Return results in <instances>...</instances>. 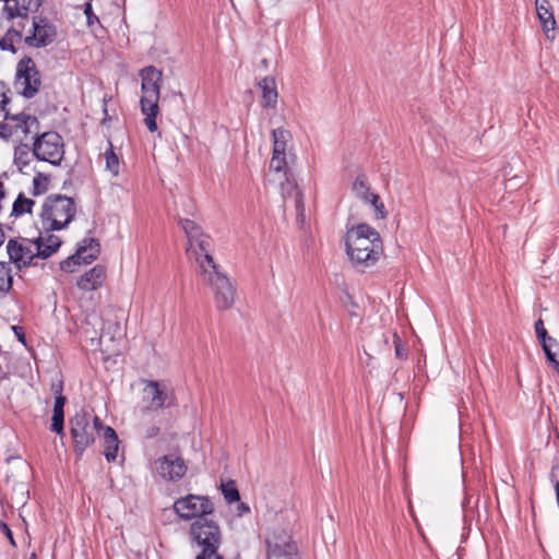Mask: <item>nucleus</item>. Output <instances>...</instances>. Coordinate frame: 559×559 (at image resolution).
<instances>
[{"label":"nucleus","instance_id":"1","mask_svg":"<svg viewBox=\"0 0 559 559\" xmlns=\"http://www.w3.org/2000/svg\"><path fill=\"white\" fill-rule=\"evenodd\" d=\"M344 240L350 263L360 271L373 266L383 254L380 234L366 223L348 227Z\"/></svg>","mask_w":559,"mask_h":559},{"label":"nucleus","instance_id":"2","mask_svg":"<svg viewBox=\"0 0 559 559\" xmlns=\"http://www.w3.org/2000/svg\"><path fill=\"white\" fill-rule=\"evenodd\" d=\"M61 239L48 233L37 231L36 236H19L7 243V252L10 261L21 270L31 265H37L38 260H46L61 247Z\"/></svg>","mask_w":559,"mask_h":559},{"label":"nucleus","instance_id":"3","mask_svg":"<svg viewBox=\"0 0 559 559\" xmlns=\"http://www.w3.org/2000/svg\"><path fill=\"white\" fill-rule=\"evenodd\" d=\"M200 274L212 289L216 309L219 311L230 309L235 304L236 284L221 271L213 258L206 255L202 259Z\"/></svg>","mask_w":559,"mask_h":559},{"label":"nucleus","instance_id":"4","mask_svg":"<svg viewBox=\"0 0 559 559\" xmlns=\"http://www.w3.org/2000/svg\"><path fill=\"white\" fill-rule=\"evenodd\" d=\"M294 155L272 154L270 170L273 173V180L277 181L284 200L292 197L297 213V221L300 224L305 222L304 194L298 189L293 176L290 164L294 162Z\"/></svg>","mask_w":559,"mask_h":559},{"label":"nucleus","instance_id":"5","mask_svg":"<svg viewBox=\"0 0 559 559\" xmlns=\"http://www.w3.org/2000/svg\"><path fill=\"white\" fill-rule=\"evenodd\" d=\"M142 96L141 111L145 116L144 124L151 132L157 130L156 117L159 114L162 71L148 66L140 71Z\"/></svg>","mask_w":559,"mask_h":559},{"label":"nucleus","instance_id":"6","mask_svg":"<svg viewBox=\"0 0 559 559\" xmlns=\"http://www.w3.org/2000/svg\"><path fill=\"white\" fill-rule=\"evenodd\" d=\"M190 537L200 554L195 559H224L218 554L222 544V532L218 524L206 518H199L190 526Z\"/></svg>","mask_w":559,"mask_h":559},{"label":"nucleus","instance_id":"7","mask_svg":"<svg viewBox=\"0 0 559 559\" xmlns=\"http://www.w3.org/2000/svg\"><path fill=\"white\" fill-rule=\"evenodd\" d=\"M73 451L81 457L85 450L94 443L95 436H100L104 427L99 417L92 415L87 409H80L69 420Z\"/></svg>","mask_w":559,"mask_h":559},{"label":"nucleus","instance_id":"8","mask_svg":"<svg viewBox=\"0 0 559 559\" xmlns=\"http://www.w3.org/2000/svg\"><path fill=\"white\" fill-rule=\"evenodd\" d=\"M75 213L76 209L72 198L62 194L49 195L45 200L40 213L44 233L51 234V230L67 227L74 218Z\"/></svg>","mask_w":559,"mask_h":559},{"label":"nucleus","instance_id":"9","mask_svg":"<svg viewBox=\"0 0 559 559\" xmlns=\"http://www.w3.org/2000/svg\"><path fill=\"white\" fill-rule=\"evenodd\" d=\"M179 225L188 238L187 255L195 260L201 270L202 259L206 255L213 258V242L209 235L204 234L202 228L193 221L180 218Z\"/></svg>","mask_w":559,"mask_h":559},{"label":"nucleus","instance_id":"10","mask_svg":"<svg viewBox=\"0 0 559 559\" xmlns=\"http://www.w3.org/2000/svg\"><path fill=\"white\" fill-rule=\"evenodd\" d=\"M33 139V156L53 166L61 164L64 155V142L58 132L48 131L41 134L38 132Z\"/></svg>","mask_w":559,"mask_h":559},{"label":"nucleus","instance_id":"11","mask_svg":"<svg viewBox=\"0 0 559 559\" xmlns=\"http://www.w3.org/2000/svg\"><path fill=\"white\" fill-rule=\"evenodd\" d=\"M144 383L145 386L142 397L144 403V407L142 408L143 414L176 405V396L173 390H169L164 382L145 380Z\"/></svg>","mask_w":559,"mask_h":559},{"label":"nucleus","instance_id":"12","mask_svg":"<svg viewBox=\"0 0 559 559\" xmlns=\"http://www.w3.org/2000/svg\"><path fill=\"white\" fill-rule=\"evenodd\" d=\"M174 511L182 520H197L212 514L214 511V504L205 496L190 493L175 501Z\"/></svg>","mask_w":559,"mask_h":559},{"label":"nucleus","instance_id":"13","mask_svg":"<svg viewBox=\"0 0 559 559\" xmlns=\"http://www.w3.org/2000/svg\"><path fill=\"white\" fill-rule=\"evenodd\" d=\"M40 76L31 57L22 58L16 66L15 86L25 98H33L39 91Z\"/></svg>","mask_w":559,"mask_h":559},{"label":"nucleus","instance_id":"14","mask_svg":"<svg viewBox=\"0 0 559 559\" xmlns=\"http://www.w3.org/2000/svg\"><path fill=\"white\" fill-rule=\"evenodd\" d=\"M267 559H300L290 534L284 530H274L266 537Z\"/></svg>","mask_w":559,"mask_h":559},{"label":"nucleus","instance_id":"15","mask_svg":"<svg viewBox=\"0 0 559 559\" xmlns=\"http://www.w3.org/2000/svg\"><path fill=\"white\" fill-rule=\"evenodd\" d=\"M100 253V243L95 238H84L78 246L74 254L68 257L60 263V269L72 273L75 266L80 264H90L95 261Z\"/></svg>","mask_w":559,"mask_h":559},{"label":"nucleus","instance_id":"16","mask_svg":"<svg viewBox=\"0 0 559 559\" xmlns=\"http://www.w3.org/2000/svg\"><path fill=\"white\" fill-rule=\"evenodd\" d=\"M7 122L10 124L8 130L9 138L15 136L20 141L26 139L29 134L34 136L39 132V121L35 116L21 112L17 115H11L5 112Z\"/></svg>","mask_w":559,"mask_h":559},{"label":"nucleus","instance_id":"17","mask_svg":"<svg viewBox=\"0 0 559 559\" xmlns=\"http://www.w3.org/2000/svg\"><path fill=\"white\" fill-rule=\"evenodd\" d=\"M57 37V29L46 17H34L33 34L26 36V45L35 48H41L50 45Z\"/></svg>","mask_w":559,"mask_h":559},{"label":"nucleus","instance_id":"18","mask_svg":"<svg viewBox=\"0 0 559 559\" xmlns=\"http://www.w3.org/2000/svg\"><path fill=\"white\" fill-rule=\"evenodd\" d=\"M155 469L164 479L175 481L186 475L187 465L180 456L167 454L155 461Z\"/></svg>","mask_w":559,"mask_h":559},{"label":"nucleus","instance_id":"19","mask_svg":"<svg viewBox=\"0 0 559 559\" xmlns=\"http://www.w3.org/2000/svg\"><path fill=\"white\" fill-rule=\"evenodd\" d=\"M52 392L56 394L55 405H53V414L51 418L50 430L64 436V412L63 407L66 404V397L62 395V383L52 384Z\"/></svg>","mask_w":559,"mask_h":559},{"label":"nucleus","instance_id":"20","mask_svg":"<svg viewBox=\"0 0 559 559\" xmlns=\"http://www.w3.org/2000/svg\"><path fill=\"white\" fill-rule=\"evenodd\" d=\"M106 278V267L95 265L85 274L79 277L76 285L80 289L91 292L99 288Z\"/></svg>","mask_w":559,"mask_h":559},{"label":"nucleus","instance_id":"21","mask_svg":"<svg viewBox=\"0 0 559 559\" xmlns=\"http://www.w3.org/2000/svg\"><path fill=\"white\" fill-rule=\"evenodd\" d=\"M100 437L103 438L104 455L107 462H115L119 449V439L116 431L111 427L104 425Z\"/></svg>","mask_w":559,"mask_h":559},{"label":"nucleus","instance_id":"22","mask_svg":"<svg viewBox=\"0 0 559 559\" xmlns=\"http://www.w3.org/2000/svg\"><path fill=\"white\" fill-rule=\"evenodd\" d=\"M535 7L543 31L548 36L549 32L556 29V20L551 11L550 2L548 0H536Z\"/></svg>","mask_w":559,"mask_h":559},{"label":"nucleus","instance_id":"23","mask_svg":"<svg viewBox=\"0 0 559 559\" xmlns=\"http://www.w3.org/2000/svg\"><path fill=\"white\" fill-rule=\"evenodd\" d=\"M258 85L262 91V106L265 108H275L278 98L275 79L265 76Z\"/></svg>","mask_w":559,"mask_h":559},{"label":"nucleus","instance_id":"24","mask_svg":"<svg viewBox=\"0 0 559 559\" xmlns=\"http://www.w3.org/2000/svg\"><path fill=\"white\" fill-rule=\"evenodd\" d=\"M272 138H273V154H280V155H292L290 153H287V143L292 139V135L289 131L277 128L272 131Z\"/></svg>","mask_w":559,"mask_h":559},{"label":"nucleus","instance_id":"25","mask_svg":"<svg viewBox=\"0 0 559 559\" xmlns=\"http://www.w3.org/2000/svg\"><path fill=\"white\" fill-rule=\"evenodd\" d=\"M352 191L355 197L361 200L364 203L369 202V199L374 194V192L370 190V185L367 180V177L362 174L355 178L352 185Z\"/></svg>","mask_w":559,"mask_h":559},{"label":"nucleus","instance_id":"26","mask_svg":"<svg viewBox=\"0 0 559 559\" xmlns=\"http://www.w3.org/2000/svg\"><path fill=\"white\" fill-rule=\"evenodd\" d=\"M22 40V34L20 31L11 27L9 28L2 38H0V49L3 51L16 52L15 43Z\"/></svg>","mask_w":559,"mask_h":559},{"label":"nucleus","instance_id":"27","mask_svg":"<svg viewBox=\"0 0 559 559\" xmlns=\"http://www.w3.org/2000/svg\"><path fill=\"white\" fill-rule=\"evenodd\" d=\"M34 204L35 202L32 199L25 198L23 194H20L13 203L12 214L15 216H20L25 213H31Z\"/></svg>","mask_w":559,"mask_h":559},{"label":"nucleus","instance_id":"28","mask_svg":"<svg viewBox=\"0 0 559 559\" xmlns=\"http://www.w3.org/2000/svg\"><path fill=\"white\" fill-rule=\"evenodd\" d=\"M5 7L4 11L9 19H14L16 16L26 17L28 9L25 5H20L19 0H4Z\"/></svg>","mask_w":559,"mask_h":559},{"label":"nucleus","instance_id":"29","mask_svg":"<svg viewBox=\"0 0 559 559\" xmlns=\"http://www.w3.org/2000/svg\"><path fill=\"white\" fill-rule=\"evenodd\" d=\"M366 204H369L372 207L374 219L384 221L388 217V211L385 210L384 203L378 193H374Z\"/></svg>","mask_w":559,"mask_h":559},{"label":"nucleus","instance_id":"30","mask_svg":"<svg viewBox=\"0 0 559 559\" xmlns=\"http://www.w3.org/2000/svg\"><path fill=\"white\" fill-rule=\"evenodd\" d=\"M12 287L11 266L9 263L0 262V293H7Z\"/></svg>","mask_w":559,"mask_h":559},{"label":"nucleus","instance_id":"31","mask_svg":"<svg viewBox=\"0 0 559 559\" xmlns=\"http://www.w3.org/2000/svg\"><path fill=\"white\" fill-rule=\"evenodd\" d=\"M104 157L106 160V169L114 176H117L119 174V159L112 150L111 143L109 144V148L104 153Z\"/></svg>","mask_w":559,"mask_h":559},{"label":"nucleus","instance_id":"32","mask_svg":"<svg viewBox=\"0 0 559 559\" xmlns=\"http://www.w3.org/2000/svg\"><path fill=\"white\" fill-rule=\"evenodd\" d=\"M222 492L228 503L239 501L240 495L234 481H228L222 485Z\"/></svg>","mask_w":559,"mask_h":559},{"label":"nucleus","instance_id":"33","mask_svg":"<svg viewBox=\"0 0 559 559\" xmlns=\"http://www.w3.org/2000/svg\"><path fill=\"white\" fill-rule=\"evenodd\" d=\"M14 163L20 169L28 165L29 147L27 145L20 146L15 150Z\"/></svg>","mask_w":559,"mask_h":559},{"label":"nucleus","instance_id":"34","mask_svg":"<svg viewBox=\"0 0 559 559\" xmlns=\"http://www.w3.org/2000/svg\"><path fill=\"white\" fill-rule=\"evenodd\" d=\"M49 178L48 176L38 173L33 179V193L39 195L45 193L48 188Z\"/></svg>","mask_w":559,"mask_h":559},{"label":"nucleus","instance_id":"35","mask_svg":"<svg viewBox=\"0 0 559 559\" xmlns=\"http://www.w3.org/2000/svg\"><path fill=\"white\" fill-rule=\"evenodd\" d=\"M546 356L548 366L559 374V352L558 349H550L547 345L542 346Z\"/></svg>","mask_w":559,"mask_h":559},{"label":"nucleus","instance_id":"36","mask_svg":"<svg viewBox=\"0 0 559 559\" xmlns=\"http://www.w3.org/2000/svg\"><path fill=\"white\" fill-rule=\"evenodd\" d=\"M535 333L537 340L540 342L545 341V338L549 335L547 330L545 329L544 321L538 319L534 324Z\"/></svg>","mask_w":559,"mask_h":559},{"label":"nucleus","instance_id":"37","mask_svg":"<svg viewBox=\"0 0 559 559\" xmlns=\"http://www.w3.org/2000/svg\"><path fill=\"white\" fill-rule=\"evenodd\" d=\"M91 1L92 0H88L85 3V9H84V13L86 15V20H87V25L88 26H93L95 23H99V20L97 17V15H95L93 13Z\"/></svg>","mask_w":559,"mask_h":559},{"label":"nucleus","instance_id":"38","mask_svg":"<svg viewBox=\"0 0 559 559\" xmlns=\"http://www.w3.org/2000/svg\"><path fill=\"white\" fill-rule=\"evenodd\" d=\"M393 338H394V346H395V355H396V357L397 358H404L406 356V352H405L403 345L401 344L400 336L396 333H394Z\"/></svg>","mask_w":559,"mask_h":559},{"label":"nucleus","instance_id":"39","mask_svg":"<svg viewBox=\"0 0 559 559\" xmlns=\"http://www.w3.org/2000/svg\"><path fill=\"white\" fill-rule=\"evenodd\" d=\"M160 429L158 426L152 425L144 428L143 433L146 439H152L158 436Z\"/></svg>","mask_w":559,"mask_h":559},{"label":"nucleus","instance_id":"40","mask_svg":"<svg viewBox=\"0 0 559 559\" xmlns=\"http://www.w3.org/2000/svg\"><path fill=\"white\" fill-rule=\"evenodd\" d=\"M544 344L547 345L548 348L558 349V352H559V342L555 337L548 335L545 338V341L540 342V346H544Z\"/></svg>","mask_w":559,"mask_h":559},{"label":"nucleus","instance_id":"41","mask_svg":"<svg viewBox=\"0 0 559 559\" xmlns=\"http://www.w3.org/2000/svg\"><path fill=\"white\" fill-rule=\"evenodd\" d=\"M12 330L15 334V336L17 337V340L22 343V344H26V337H25V333L23 331V328L19 326V325H13L12 326Z\"/></svg>","mask_w":559,"mask_h":559},{"label":"nucleus","instance_id":"42","mask_svg":"<svg viewBox=\"0 0 559 559\" xmlns=\"http://www.w3.org/2000/svg\"><path fill=\"white\" fill-rule=\"evenodd\" d=\"M10 128V124L7 122V118L4 117L3 121L0 123V138L9 139L8 130Z\"/></svg>","mask_w":559,"mask_h":559},{"label":"nucleus","instance_id":"43","mask_svg":"<svg viewBox=\"0 0 559 559\" xmlns=\"http://www.w3.org/2000/svg\"><path fill=\"white\" fill-rule=\"evenodd\" d=\"M9 103L8 97L4 94H0V112H8L5 109L7 104Z\"/></svg>","mask_w":559,"mask_h":559},{"label":"nucleus","instance_id":"44","mask_svg":"<svg viewBox=\"0 0 559 559\" xmlns=\"http://www.w3.org/2000/svg\"><path fill=\"white\" fill-rule=\"evenodd\" d=\"M1 525L3 527L5 535L10 538L11 543L14 544L13 535L9 526L5 523H2Z\"/></svg>","mask_w":559,"mask_h":559},{"label":"nucleus","instance_id":"45","mask_svg":"<svg viewBox=\"0 0 559 559\" xmlns=\"http://www.w3.org/2000/svg\"><path fill=\"white\" fill-rule=\"evenodd\" d=\"M261 64H262V67H263V68H265V69H266V68L269 67V61H267V59H263V60L261 61Z\"/></svg>","mask_w":559,"mask_h":559},{"label":"nucleus","instance_id":"46","mask_svg":"<svg viewBox=\"0 0 559 559\" xmlns=\"http://www.w3.org/2000/svg\"><path fill=\"white\" fill-rule=\"evenodd\" d=\"M267 3L272 4V5H275L277 4L281 0H265Z\"/></svg>","mask_w":559,"mask_h":559},{"label":"nucleus","instance_id":"47","mask_svg":"<svg viewBox=\"0 0 559 559\" xmlns=\"http://www.w3.org/2000/svg\"><path fill=\"white\" fill-rule=\"evenodd\" d=\"M3 237H4V235H3L2 230L0 229V246H1V245H2V242H3Z\"/></svg>","mask_w":559,"mask_h":559}]
</instances>
